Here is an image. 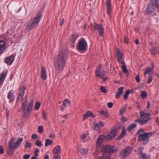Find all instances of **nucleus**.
I'll return each instance as SVG.
<instances>
[{"label": "nucleus", "instance_id": "obj_1", "mask_svg": "<svg viewBox=\"0 0 159 159\" xmlns=\"http://www.w3.org/2000/svg\"><path fill=\"white\" fill-rule=\"evenodd\" d=\"M67 58V55L64 51L59 52L54 63L56 70L60 72L63 70Z\"/></svg>", "mask_w": 159, "mask_h": 159}, {"label": "nucleus", "instance_id": "obj_2", "mask_svg": "<svg viewBox=\"0 0 159 159\" xmlns=\"http://www.w3.org/2000/svg\"><path fill=\"white\" fill-rule=\"evenodd\" d=\"M33 106V101H31L28 105L27 99L25 100V102L22 103L20 110V111L22 112L23 116L24 117L28 118L30 116L32 112Z\"/></svg>", "mask_w": 159, "mask_h": 159}, {"label": "nucleus", "instance_id": "obj_3", "mask_svg": "<svg viewBox=\"0 0 159 159\" xmlns=\"http://www.w3.org/2000/svg\"><path fill=\"white\" fill-rule=\"evenodd\" d=\"M42 16L40 13H38L34 18L31 19L26 26V29L28 31H30L33 29L36 25L38 24Z\"/></svg>", "mask_w": 159, "mask_h": 159}, {"label": "nucleus", "instance_id": "obj_4", "mask_svg": "<svg viewBox=\"0 0 159 159\" xmlns=\"http://www.w3.org/2000/svg\"><path fill=\"white\" fill-rule=\"evenodd\" d=\"M15 139L12 138L10 139L8 143V147L9 150L12 152L14 150L16 149L21 144L23 141L22 138H18L16 142L15 143Z\"/></svg>", "mask_w": 159, "mask_h": 159}, {"label": "nucleus", "instance_id": "obj_5", "mask_svg": "<svg viewBox=\"0 0 159 159\" xmlns=\"http://www.w3.org/2000/svg\"><path fill=\"white\" fill-rule=\"evenodd\" d=\"M152 134V133L151 132L145 133L139 136L138 140L139 141H143V144H146L149 141V138L151 136Z\"/></svg>", "mask_w": 159, "mask_h": 159}, {"label": "nucleus", "instance_id": "obj_6", "mask_svg": "<svg viewBox=\"0 0 159 159\" xmlns=\"http://www.w3.org/2000/svg\"><path fill=\"white\" fill-rule=\"evenodd\" d=\"M133 148L131 146L126 147L120 152V156L121 158H124L129 156L131 153Z\"/></svg>", "mask_w": 159, "mask_h": 159}, {"label": "nucleus", "instance_id": "obj_7", "mask_svg": "<svg viewBox=\"0 0 159 159\" xmlns=\"http://www.w3.org/2000/svg\"><path fill=\"white\" fill-rule=\"evenodd\" d=\"M88 44L85 39L82 38L79 41L77 48L79 50L81 51H84L87 48Z\"/></svg>", "mask_w": 159, "mask_h": 159}, {"label": "nucleus", "instance_id": "obj_8", "mask_svg": "<svg viewBox=\"0 0 159 159\" xmlns=\"http://www.w3.org/2000/svg\"><path fill=\"white\" fill-rule=\"evenodd\" d=\"M94 29L95 30H98V31L100 36H103L104 30L102 24H95L94 26Z\"/></svg>", "mask_w": 159, "mask_h": 159}, {"label": "nucleus", "instance_id": "obj_9", "mask_svg": "<svg viewBox=\"0 0 159 159\" xmlns=\"http://www.w3.org/2000/svg\"><path fill=\"white\" fill-rule=\"evenodd\" d=\"M116 57L118 61L120 63H124L125 61L124 60V55L123 53L120 52L119 49H117V53Z\"/></svg>", "mask_w": 159, "mask_h": 159}, {"label": "nucleus", "instance_id": "obj_10", "mask_svg": "<svg viewBox=\"0 0 159 159\" xmlns=\"http://www.w3.org/2000/svg\"><path fill=\"white\" fill-rule=\"evenodd\" d=\"M101 70V66L99 65L96 70L95 73L96 76L101 78H103V77L105 75V71L104 70H102L100 72Z\"/></svg>", "mask_w": 159, "mask_h": 159}, {"label": "nucleus", "instance_id": "obj_11", "mask_svg": "<svg viewBox=\"0 0 159 159\" xmlns=\"http://www.w3.org/2000/svg\"><path fill=\"white\" fill-rule=\"evenodd\" d=\"M15 55L13 54L5 59V62L8 65H11L15 60Z\"/></svg>", "mask_w": 159, "mask_h": 159}, {"label": "nucleus", "instance_id": "obj_12", "mask_svg": "<svg viewBox=\"0 0 159 159\" xmlns=\"http://www.w3.org/2000/svg\"><path fill=\"white\" fill-rule=\"evenodd\" d=\"M104 139H106V136L103 134H101L99 136L96 141V146L99 148L101 146Z\"/></svg>", "mask_w": 159, "mask_h": 159}, {"label": "nucleus", "instance_id": "obj_13", "mask_svg": "<svg viewBox=\"0 0 159 159\" xmlns=\"http://www.w3.org/2000/svg\"><path fill=\"white\" fill-rule=\"evenodd\" d=\"M116 136V131L115 129H111L110 133L106 136V140H110L114 138Z\"/></svg>", "mask_w": 159, "mask_h": 159}, {"label": "nucleus", "instance_id": "obj_14", "mask_svg": "<svg viewBox=\"0 0 159 159\" xmlns=\"http://www.w3.org/2000/svg\"><path fill=\"white\" fill-rule=\"evenodd\" d=\"M106 3V9L107 11V13L108 15L110 16L112 11L111 5L110 0H107Z\"/></svg>", "mask_w": 159, "mask_h": 159}, {"label": "nucleus", "instance_id": "obj_15", "mask_svg": "<svg viewBox=\"0 0 159 159\" xmlns=\"http://www.w3.org/2000/svg\"><path fill=\"white\" fill-rule=\"evenodd\" d=\"M26 88L25 87L23 86L19 89V92L18 97V100H22L25 93V90Z\"/></svg>", "mask_w": 159, "mask_h": 159}, {"label": "nucleus", "instance_id": "obj_16", "mask_svg": "<svg viewBox=\"0 0 159 159\" xmlns=\"http://www.w3.org/2000/svg\"><path fill=\"white\" fill-rule=\"evenodd\" d=\"M61 151L60 146L57 145L52 150L53 154H59L61 153Z\"/></svg>", "mask_w": 159, "mask_h": 159}, {"label": "nucleus", "instance_id": "obj_17", "mask_svg": "<svg viewBox=\"0 0 159 159\" xmlns=\"http://www.w3.org/2000/svg\"><path fill=\"white\" fill-rule=\"evenodd\" d=\"M146 119H138L135 120L134 121L135 122H137L139 124L143 125L146 124L149 120L150 118H145Z\"/></svg>", "mask_w": 159, "mask_h": 159}, {"label": "nucleus", "instance_id": "obj_18", "mask_svg": "<svg viewBox=\"0 0 159 159\" xmlns=\"http://www.w3.org/2000/svg\"><path fill=\"white\" fill-rule=\"evenodd\" d=\"M6 48V44L5 42L2 40H0V54H2Z\"/></svg>", "mask_w": 159, "mask_h": 159}, {"label": "nucleus", "instance_id": "obj_19", "mask_svg": "<svg viewBox=\"0 0 159 159\" xmlns=\"http://www.w3.org/2000/svg\"><path fill=\"white\" fill-rule=\"evenodd\" d=\"M7 98L8 99H9L10 102H12L14 101L15 97L14 96V93L13 90H11L9 91L8 93Z\"/></svg>", "mask_w": 159, "mask_h": 159}, {"label": "nucleus", "instance_id": "obj_20", "mask_svg": "<svg viewBox=\"0 0 159 159\" xmlns=\"http://www.w3.org/2000/svg\"><path fill=\"white\" fill-rule=\"evenodd\" d=\"M104 126L103 122L100 121L98 123H95L93 124L94 129L96 130H98L102 127Z\"/></svg>", "mask_w": 159, "mask_h": 159}, {"label": "nucleus", "instance_id": "obj_21", "mask_svg": "<svg viewBox=\"0 0 159 159\" xmlns=\"http://www.w3.org/2000/svg\"><path fill=\"white\" fill-rule=\"evenodd\" d=\"M41 77L42 79L44 80H45L47 77L46 70L45 67L43 66L41 67Z\"/></svg>", "mask_w": 159, "mask_h": 159}, {"label": "nucleus", "instance_id": "obj_22", "mask_svg": "<svg viewBox=\"0 0 159 159\" xmlns=\"http://www.w3.org/2000/svg\"><path fill=\"white\" fill-rule=\"evenodd\" d=\"M89 116H91L93 118L95 117V115H93V113L91 111H88L83 115V120H84Z\"/></svg>", "mask_w": 159, "mask_h": 159}, {"label": "nucleus", "instance_id": "obj_23", "mask_svg": "<svg viewBox=\"0 0 159 159\" xmlns=\"http://www.w3.org/2000/svg\"><path fill=\"white\" fill-rule=\"evenodd\" d=\"M139 156L141 159H150V156L149 155L143 153V152L139 153Z\"/></svg>", "mask_w": 159, "mask_h": 159}, {"label": "nucleus", "instance_id": "obj_24", "mask_svg": "<svg viewBox=\"0 0 159 159\" xmlns=\"http://www.w3.org/2000/svg\"><path fill=\"white\" fill-rule=\"evenodd\" d=\"M80 138L82 140V142L84 143H86L88 142L90 140V138L89 137H86L84 134H83L80 136Z\"/></svg>", "mask_w": 159, "mask_h": 159}, {"label": "nucleus", "instance_id": "obj_25", "mask_svg": "<svg viewBox=\"0 0 159 159\" xmlns=\"http://www.w3.org/2000/svg\"><path fill=\"white\" fill-rule=\"evenodd\" d=\"M140 115L142 117L143 119H145V118H150V115L149 113H145L144 111H140Z\"/></svg>", "mask_w": 159, "mask_h": 159}, {"label": "nucleus", "instance_id": "obj_26", "mask_svg": "<svg viewBox=\"0 0 159 159\" xmlns=\"http://www.w3.org/2000/svg\"><path fill=\"white\" fill-rule=\"evenodd\" d=\"M154 7L152 5H150L148 7L147 12L148 14H151L154 11Z\"/></svg>", "mask_w": 159, "mask_h": 159}, {"label": "nucleus", "instance_id": "obj_27", "mask_svg": "<svg viewBox=\"0 0 159 159\" xmlns=\"http://www.w3.org/2000/svg\"><path fill=\"white\" fill-rule=\"evenodd\" d=\"M153 68L151 67L147 68L145 70L144 73V75H145L147 74H149L150 75L153 73Z\"/></svg>", "mask_w": 159, "mask_h": 159}, {"label": "nucleus", "instance_id": "obj_28", "mask_svg": "<svg viewBox=\"0 0 159 159\" xmlns=\"http://www.w3.org/2000/svg\"><path fill=\"white\" fill-rule=\"evenodd\" d=\"M102 150L104 152L110 153V145H106L102 147Z\"/></svg>", "mask_w": 159, "mask_h": 159}, {"label": "nucleus", "instance_id": "obj_29", "mask_svg": "<svg viewBox=\"0 0 159 159\" xmlns=\"http://www.w3.org/2000/svg\"><path fill=\"white\" fill-rule=\"evenodd\" d=\"M6 75V74L4 73H2L1 74V76L0 77V84H2L3 83Z\"/></svg>", "mask_w": 159, "mask_h": 159}, {"label": "nucleus", "instance_id": "obj_30", "mask_svg": "<svg viewBox=\"0 0 159 159\" xmlns=\"http://www.w3.org/2000/svg\"><path fill=\"white\" fill-rule=\"evenodd\" d=\"M126 134V130L124 128H122V133L119 136L118 139H120L123 138L124 135Z\"/></svg>", "mask_w": 159, "mask_h": 159}, {"label": "nucleus", "instance_id": "obj_31", "mask_svg": "<svg viewBox=\"0 0 159 159\" xmlns=\"http://www.w3.org/2000/svg\"><path fill=\"white\" fill-rule=\"evenodd\" d=\"M70 104V101L66 98L65 99L63 102V105L64 107L69 106Z\"/></svg>", "mask_w": 159, "mask_h": 159}, {"label": "nucleus", "instance_id": "obj_32", "mask_svg": "<svg viewBox=\"0 0 159 159\" xmlns=\"http://www.w3.org/2000/svg\"><path fill=\"white\" fill-rule=\"evenodd\" d=\"M53 143L52 141L49 139H47L45 140V146L46 147H48L51 145Z\"/></svg>", "mask_w": 159, "mask_h": 159}, {"label": "nucleus", "instance_id": "obj_33", "mask_svg": "<svg viewBox=\"0 0 159 159\" xmlns=\"http://www.w3.org/2000/svg\"><path fill=\"white\" fill-rule=\"evenodd\" d=\"M88 150V148H82L80 149L79 151L82 154H85L87 153Z\"/></svg>", "mask_w": 159, "mask_h": 159}, {"label": "nucleus", "instance_id": "obj_34", "mask_svg": "<svg viewBox=\"0 0 159 159\" xmlns=\"http://www.w3.org/2000/svg\"><path fill=\"white\" fill-rule=\"evenodd\" d=\"M137 124L136 123H133L130 126H129L128 128V130L129 131H130L132 129H133L134 128H135L136 127Z\"/></svg>", "mask_w": 159, "mask_h": 159}, {"label": "nucleus", "instance_id": "obj_35", "mask_svg": "<svg viewBox=\"0 0 159 159\" xmlns=\"http://www.w3.org/2000/svg\"><path fill=\"white\" fill-rule=\"evenodd\" d=\"M151 2L152 4V6L154 7H157L158 4V0H151Z\"/></svg>", "mask_w": 159, "mask_h": 159}, {"label": "nucleus", "instance_id": "obj_36", "mask_svg": "<svg viewBox=\"0 0 159 159\" xmlns=\"http://www.w3.org/2000/svg\"><path fill=\"white\" fill-rule=\"evenodd\" d=\"M121 64H122V69L124 73H126L128 72V70L126 67L125 62H124V63H121Z\"/></svg>", "mask_w": 159, "mask_h": 159}, {"label": "nucleus", "instance_id": "obj_37", "mask_svg": "<svg viewBox=\"0 0 159 159\" xmlns=\"http://www.w3.org/2000/svg\"><path fill=\"white\" fill-rule=\"evenodd\" d=\"M78 37V36L76 34H73L72 35L71 40L72 42L73 43H75Z\"/></svg>", "mask_w": 159, "mask_h": 159}, {"label": "nucleus", "instance_id": "obj_38", "mask_svg": "<svg viewBox=\"0 0 159 159\" xmlns=\"http://www.w3.org/2000/svg\"><path fill=\"white\" fill-rule=\"evenodd\" d=\"M130 90H128L126 91L124 95V98L125 99H127L129 97V95L130 93Z\"/></svg>", "mask_w": 159, "mask_h": 159}, {"label": "nucleus", "instance_id": "obj_39", "mask_svg": "<svg viewBox=\"0 0 159 159\" xmlns=\"http://www.w3.org/2000/svg\"><path fill=\"white\" fill-rule=\"evenodd\" d=\"M117 151V147L115 146L110 145V152H114Z\"/></svg>", "mask_w": 159, "mask_h": 159}, {"label": "nucleus", "instance_id": "obj_40", "mask_svg": "<svg viewBox=\"0 0 159 159\" xmlns=\"http://www.w3.org/2000/svg\"><path fill=\"white\" fill-rule=\"evenodd\" d=\"M35 143L37 146L39 147L43 146L42 143L39 140H37L36 141Z\"/></svg>", "mask_w": 159, "mask_h": 159}, {"label": "nucleus", "instance_id": "obj_41", "mask_svg": "<svg viewBox=\"0 0 159 159\" xmlns=\"http://www.w3.org/2000/svg\"><path fill=\"white\" fill-rule=\"evenodd\" d=\"M40 102H36L34 106V109L36 110H39L40 107Z\"/></svg>", "mask_w": 159, "mask_h": 159}, {"label": "nucleus", "instance_id": "obj_42", "mask_svg": "<svg viewBox=\"0 0 159 159\" xmlns=\"http://www.w3.org/2000/svg\"><path fill=\"white\" fill-rule=\"evenodd\" d=\"M141 96L142 98H145L147 96V93L145 91H142L141 93Z\"/></svg>", "mask_w": 159, "mask_h": 159}, {"label": "nucleus", "instance_id": "obj_43", "mask_svg": "<svg viewBox=\"0 0 159 159\" xmlns=\"http://www.w3.org/2000/svg\"><path fill=\"white\" fill-rule=\"evenodd\" d=\"M151 52L152 54H156L157 53V51L156 48L152 47L151 48Z\"/></svg>", "mask_w": 159, "mask_h": 159}, {"label": "nucleus", "instance_id": "obj_44", "mask_svg": "<svg viewBox=\"0 0 159 159\" xmlns=\"http://www.w3.org/2000/svg\"><path fill=\"white\" fill-rule=\"evenodd\" d=\"M126 110V108L125 107H122L121 108V109L120 111V115H123L125 111Z\"/></svg>", "mask_w": 159, "mask_h": 159}, {"label": "nucleus", "instance_id": "obj_45", "mask_svg": "<svg viewBox=\"0 0 159 159\" xmlns=\"http://www.w3.org/2000/svg\"><path fill=\"white\" fill-rule=\"evenodd\" d=\"M31 147V144L28 141H26L25 142V148H30Z\"/></svg>", "mask_w": 159, "mask_h": 159}, {"label": "nucleus", "instance_id": "obj_46", "mask_svg": "<svg viewBox=\"0 0 159 159\" xmlns=\"http://www.w3.org/2000/svg\"><path fill=\"white\" fill-rule=\"evenodd\" d=\"M43 131V128L42 125H39L38 127V132L40 134L42 133Z\"/></svg>", "mask_w": 159, "mask_h": 159}, {"label": "nucleus", "instance_id": "obj_47", "mask_svg": "<svg viewBox=\"0 0 159 159\" xmlns=\"http://www.w3.org/2000/svg\"><path fill=\"white\" fill-rule=\"evenodd\" d=\"M100 90L102 93H105L107 92V90L104 86H102L100 87Z\"/></svg>", "mask_w": 159, "mask_h": 159}, {"label": "nucleus", "instance_id": "obj_48", "mask_svg": "<svg viewBox=\"0 0 159 159\" xmlns=\"http://www.w3.org/2000/svg\"><path fill=\"white\" fill-rule=\"evenodd\" d=\"M144 130L142 129H140L137 132V134L140 136L141 134H142L144 133Z\"/></svg>", "mask_w": 159, "mask_h": 159}, {"label": "nucleus", "instance_id": "obj_49", "mask_svg": "<svg viewBox=\"0 0 159 159\" xmlns=\"http://www.w3.org/2000/svg\"><path fill=\"white\" fill-rule=\"evenodd\" d=\"M53 155L54 159H61V156L60 155V154Z\"/></svg>", "mask_w": 159, "mask_h": 159}, {"label": "nucleus", "instance_id": "obj_50", "mask_svg": "<svg viewBox=\"0 0 159 159\" xmlns=\"http://www.w3.org/2000/svg\"><path fill=\"white\" fill-rule=\"evenodd\" d=\"M42 117L43 119L44 120H47V118L46 117L47 116V114L46 113L45 111H43L42 113Z\"/></svg>", "mask_w": 159, "mask_h": 159}, {"label": "nucleus", "instance_id": "obj_51", "mask_svg": "<svg viewBox=\"0 0 159 159\" xmlns=\"http://www.w3.org/2000/svg\"><path fill=\"white\" fill-rule=\"evenodd\" d=\"M30 156V155L28 154H25L23 156V158L24 159H29Z\"/></svg>", "mask_w": 159, "mask_h": 159}, {"label": "nucleus", "instance_id": "obj_52", "mask_svg": "<svg viewBox=\"0 0 159 159\" xmlns=\"http://www.w3.org/2000/svg\"><path fill=\"white\" fill-rule=\"evenodd\" d=\"M123 87H121L118 89V93H120L122 94H123Z\"/></svg>", "mask_w": 159, "mask_h": 159}, {"label": "nucleus", "instance_id": "obj_53", "mask_svg": "<svg viewBox=\"0 0 159 159\" xmlns=\"http://www.w3.org/2000/svg\"><path fill=\"white\" fill-rule=\"evenodd\" d=\"M39 152V150L37 148H36L35 149L34 154L36 157L38 156V153Z\"/></svg>", "mask_w": 159, "mask_h": 159}, {"label": "nucleus", "instance_id": "obj_54", "mask_svg": "<svg viewBox=\"0 0 159 159\" xmlns=\"http://www.w3.org/2000/svg\"><path fill=\"white\" fill-rule=\"evenodd\" d=\"M122 94L118 92H117L115 95V98L116 99H118L119 98L120 96L122 95Z\"/></svg>", "mask_w": 159, "mask_h": 159}, {"label": "nucleus", "instance_id": "obj_55", "mask_svg": "<svg viewBox=\"0 0 159 159\" xmlns=\"http://www.w3.org/2000/svg\"><path fill=\"white\" fill-rule=\"evenodd\" d=\"M152 77L150 75H149L148 78V80L147 81V83L148 84H149L152 81Z\"/></svg>", "mask_w": 159, "mask_h": 159}, {"label": "nucleus", "instance_id": "obj_56", "mask_svg": "<svg viewBox=\"0 0 159 159\" xmlns=\"http://www.w3.org/2000/svg\"><path fill=\"white\" fill-rule=\"evenodd\" d=\"M135 79L136 81L138 83L140 82L141 81V80L139 75H138L136 76Z\"/></svg>", "mask_w": 159, "mask_h": 159}, {"label": "nucleus", "instance_id": "obj_57", "mask_svg": "<svg viewBox=\"0 0 159 159\" xmlns=\"http://www.w3.org/2000/svg\"><path fill=\"white\" fill-rule=\"evenodd\" d=\"M121 120L123 122H125L127 121V119L125 117L123 116L121 118Z\"/></svg>", "mask_w": 159, "mask_h": 159}, {"label": "nucleus", "instance_id": "obj_58", "mask_svg": "<svg viewBox=\"0 0 159 159\" xmlns=\"http://www.w3.org/2000/svg\"><path fill=\"white\" fill-rule=\"evenodd\" d=\"M4 152V150L2 146L0 145V154H2Z\"/></svg>", "mask_w": 159, "mask_h": 159}, {"label": "nucleus", "instance_id": "obj_59", "mask_svg": "<svg viewBox=\"0 0 159 159\" xmlns=\"http://www.w3.org/2000/svg\"><path fill=\"white\" fill-rule=\"evenodd\" d=\"M107 105L109 108H111L113 107V104L111 102H109L107 103Z\"/></svg>", "mask_w": 159, "mask_h": 159}, {"label": "nucleus", "instance_id": "obj_60", "mask_svg": "<svg viewBox=\"0 0 159 159\" xmlns=\"http://www.w3.org/2000/svg\"><path fill=\"white\" fill-rule=\"evenodd\" d=\"M31 138L32 139H37L38 138V136H37V134H33L31 136Z\"/></svg>", "mask_w": 159, "mask_h": 159}, {"label": "nucleus", "instance_id": "obj_61", "mask_svg": "<svg viewBox=\"0 0 159 159\" xmlns=\"http://www.w3.org/2000/svg\"><path fill=\"white\" fill-rule=\"evenodd\" d=\"M129 39L126 36H125V38L124 39V42L126 43H129Z\"/></svg>", "mask_w": 159, "mask_h": 159}, {"label": "nucleus", "instance_id": "obj_62", "mask_svg": "<svg viewBox=\"0 0 159 159\" xmlns=\"http://www.w3.org/2000/svg\"><path fill=\"white\" fill-rule=\"evenodd\" d=\"M102 159H110V158L109 156H106L104 154L103 156L102 157Z\"/></svg>", "mask_w": 159, "mask_h": 159}, {"label": "nucleus", "instance_id": "obj_63", "mask_svg": "<svg viewBox=\"0 0 159 159\" xmlns=\"http://www.w3.org/2000/svg\"><path fill=\"white\" fill-rule=\"evenodd\" d=\"M107 114H108V112L107 111H105V113L102 116L105 118H107L108 117V116Z\"/></svg>", "mask_w": 159, "mask_h": 159}, {"label": "nucleus", "instance_id": "obj_64", "mask_svg": "<svg viewBox=\"0 0 159 159\" xmlns=\"http://www.w3.org/2000/svg\"><path fill=\"white\" fill-rule=\"evenodd\" d=\"M55 135L54 134H51L49 136L50 138L51 139H54L55 137Z\"/></svg>", "mask_w": 159, "mask_h": 159}]
</instances>
